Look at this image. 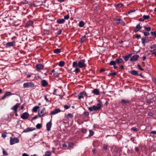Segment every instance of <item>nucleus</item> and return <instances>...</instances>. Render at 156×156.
<instances>
[{
  "label": "nucleus",
  "instance_id": "0e129e2a",
  "mask_svg": "<svg viewBox=\"0 0 156 156\" xmlns=\"http://www.w3.org/2000/svg\"><path fill=\"white\" fill-rule=\"evenodd\" d=\"M5 119L7 120H9V115H5Z\"/></svg>",
  "mask_w": 156,
  "mask_h": 156
},
{
  "label": "nucleus",
  "instance_id": "f03ea898",
  "mask_svg": "<svg viewBox=\"0 0 156 156\" xmlns=\"http://www.w3.org/2000/svg\"><path fill=\"white\" fill-rule=\"evenodd\" d=\"M102 107V103L100 101L99 103L97 104L96 105H93L92 107H88V109L90 112H92L94 111H99Z\"/></svg>",
  "mask_w": 156,
  "mask_h": 156
},
{
  "label": "nucleus",
  "instance_id": "393cba45",
  "mask_svg": "<svg viewBox=\"0 0 156 156\" xmlns=\"http://www.w3.org/2000/svg\"><path fill=\"white\" fill-rule=\"evenodd\" d=\"M146 37H145V38H142L141 39L142 42V43L143 44L144 46H145V43L148 42V40H147L146 39Z\"/></svg>",
  "mask_w": 156,
  "mask_h": 156
},
{
  "label": "nucleus",
  "instance_id": "39448f33",
  "mask_svg": "<svg viewBox=\"0 0 156 156\" xmlns=\"http://www.w3.org/2000/svg\"><path fill=\"white\" fill-rule=\"evenodd\" d=\"M35 67L36 70L40 72L41 70L44 69V66L41 64H37L36 65Z\"/></svg>",
  "mask_w": 156,
  "mask_h": 156
},
{
  "label": "nucleus",
  "instance_id": "4c0bfd02",
  "mask_svg": "<svg viewBox=\"0 0 156 156\" xmlns=\"http://www.w3.org/2000/svg\"><path fill=\"white\" fill-rule=\"evenodd\" d=\"M2 153L4 155L7 156L8 155V154L6 153V151L3 149L2 150Z\"/></svg>",
  "mask_w": 156,
  "mask_h": 156
},
{
  "label": "nucleus",
  "instance_id": "423d86ee",
  "mask_svg": "<svg viewBox=\"0 0 156 156\" xmlns=\"http://www.w3.org/2000/svg\"><path fill=\"white\" fill-rule=\"evenodd\" d=\"M46 113L45 108H43L41 110H39L38 115L39 117H42Z\"/></svg>",
  "mask_w": 156,
  "mask_h": 156
},
{
  "label": "nucleus",
  "instance_id": "a878e982",
  "mask_svg": "<svg viewBox=\"0 0 156 156\" xmlns=\"http://www.w3.org/2000/svg\"><path fill=\"white\" fill-rule=\"evenodd\" d=\"M92 92L94 94L98 95L99 94V91L98 89H95L93 90L92 91Z\"/></svg>",
  "mask_w": 156,
  "mask_h": 156
},
{
  "label": "nucleus",
  "instance_id": "c03bdc74",
  "mask_svg": "<svg viewBox=\"0 0 156 156\" xmlns=\"http://www.w3.org/2000/svg\"><path fill=\"white\" fill-rule=\"evenodd\" d=\"M137 67H138V69L140 70L144 71V69L141 67L140 65L138 64Z\"/></svg>",
  "mask_w": 156,
  "mask_h": 156
},
{
  "label": "nucleus",
  "instance_id": "6e6552de",
  "mask_svg": "<svg viewBox=\"0 0 156 156\" xmlns=\"http://www.w3.org/2000/svg\"><path fill=\"white\" fill-rule=\"evenodd\" d=\"M85 96H87L86 93L85 91L81 92L80 93V95L78 96V99L80 100L81 98H83Z\"/></svg>",
  "mask_w": 156,
  "mask_h": 156
},
{
  "label": "nucleus",
  "instance_id": "9d476101",
  "mask_svg": "<svg viewBox=\"0 0 156 156\" xmlns=\"http://www.w3.org/2000/svg\"><path fill=\"white\" fill-rule=\"evenodd\" d=\"M20 104L19 103H16L15 105L12 106L11 109L13 111V112H17V109L19 108Z\"/></svg>",
  "mask_w": 156,
  "mask_h": 156
},
{
  "label": "nucleus",
  "instance_id": "680f3d73",
  "mask_svg": "<svg viewBox=\"0 0 156 156\" xmlns=\"http://www.w3.org/2000/svg\"><path fill=\"white\" fill-rule=\"evenodd\" d=\"M62 30H59L57 32V34L58 35L62 33Z\"/></svg>",
  "mask_w": 156,
  "mask_h": 156
},
{
  "label": "nucleus",
  "instance_id": "20e7f679",
  "mask_svg": "<svg viewBox=\"0 0 156 156\" xmlns=\"http://www.w3.org/2000/svg\"><path fill=\"white\" fill-rule=\"evenodd\" d=\"M19 142V139L16 137L12 138L11 137L10 138V143L11 145H13L15 143H18Z\"/></svg>",
  "mask_w": 156,
  "mask_h": 156
},
{
  "label": "nucleus",
  "instance_id": "cd10ccee",
  "mask_svg": "<svg viewBox=\"0 0 156 156\" xmlns=\"http://www.w3.org/2000/svg\"><path fill=\"white\" fill-rule=\"evenodd\" d=\"M61 51V50L60 49L58 48L55 49L54 50V52L56 54L59 53Z\"/></svg>",
  "mask_w": 156,
  "mask_h": 156
},
{
  "label": "nucleus",
  "instance_id": "774afa93",
  "mask_svg": "<svg viewBox=\"0 0 156 156\" xmlns=\"http://www.w3.org/2000/svg\"><path fill=\"white\" fill-rule=\"evenodd\" d=\"M151 55H155V56H156V51H154V52H152V53H151Z\"/></svg>",
  "mask_w": 156,
  "mask_h": 156
},
{
  "label": "nucleus",
  "instance_id": "8fccbe9b",
  "mask_svg": "<svg viewBox=\"0 0 156 156\" xmlns=\"http://www.w3.org/2000/svg\"><path fill=\"white\" fill-rule=\"evenodd\" d=\"M64 18L65 20H68L69 18V15L68 14L67 15L64 16Z\"/></svg>",
  "mask_w": 156,
  "mask_h": 156
},
{
  "label": "nucleus",
  "instance_id": "dca6fc26",
  "mask_svg": "<svg viewBox=\"0 0 156 156\" xmlns=\"http://www.w3.org/2000/svg\"><path fill=\"white\" fill-rule=\"evenodd\" d=\"M121 102L122 105H124L127 104H129V101L128 100H125L122 99L121 100Z\"/></svg>",
  "mask_w": 156,
  "mask_h": 156
},
{
  "label": "nucleus",
  "instance_id": "e433bc0d",
  "mask_svg": "<svg viewBox=\"0 0 156 156\" xmlns=\"http://www.w3.org/2000/svg\"><path fill=\"white\" fill-rule=\"evenodd\" d=\"M52 125L51 121L48 122L46 125L47 127H51Z\"/></svg>",
  "mask_w": 156,
  "mask_h": 156
},
{
  "label": "nucleus",
  "instance_id": "a211bd4d",
  "mask_svg": "<svg viewBox=\"0 0 156 156\" xmlns=\"http://www.w3.org/2000/svg\"><path fill=\"white\" fill-rule=\"evenodd\" d=\"M142 27H140V24L137 25L135 27V29L134 30V32L136 33L138 32L141 28Z\"/></svg>",
  "mask_w": 156,
  "mask_h": 156
},
{
  "label": "nucleus",
  "instance_id": "58836bf2",
  "mask_svg": "<svg viewBox=\"0 0 156 156\" xmlns=\"http://www.w3.org/2000/svg\"><path fill=\"white\" fill-rule=\"evenodd\" d=\"M117 74L116 72L112 73H109L108 74L109 76H115Z\"/></svg>",
  "mask_w": 156,
  "mask_h": 156
},
{
  "label": "nucleus",
  "instance_id": "f3484780",
  "mask_svg": "<svg viewBox=\"0 0 156 156\" xmlns=\"http://www.w3.org/2000/svg\"><path fill=\"white\" fill-rule=\"evenodd\" d=\"M33 23V22L31 20H29L28 21L25 26V27H27L30 26H31Z\"/></svg>",
  "mask_w": 156,
  "mask_h": 156
},
{
  "label": "nucleus",
  "instance_id": "2eb2a0df",
  "mask_svg": "<svg viewBox=\"0 0 156 156\" xmlns=\"http://www.w3.org/2000/svg\"><path fill=\"white\" fill-rule=\"evenodd\" d=\"M35 129V128L33 127H28L27 128L24 129L23 131V132L27 133L28 132L32 131Z\"/></svg>",
  "mask_w": 156,
  "mask_h": 156
},
{
  "label": "nucleus",
  "instance_id": "de8ad7c7",
  "mask_svg": "<svg viewBox=\"0 0 156 156\" xmlns=\"http://www.w3.org/2000/svg\"><path fill=\"white\" fill-rule=\"evenodd\" d=\"M81 131L82 133H85L87 132V129H86L82 128L81 129Z\"/></svg>",
  "mask_w": 156,
  "mask_h": 156
},
{
  "label": "nucleus",
  "instance_id": "7c9ffc66",
  "mask_svg": "<svg viewBox=\"0 0 156 156\" xmlns=\"http://www.w3.org/2000/svg\"><path fill=\"white\" fill-rule=\"evenodd\" d=\"M65 64V62L63 61H60L59 62L58 65L60 67H63Z\"/></svg>",
  "mask_w": 156,
  "mask_h": 156
},
{
  "label": "nucleus",
  "instance_id": "79ce46f5",
  "mask_svg": "<svg viewBox=\"0 0 156 156\" xmlns=\"http://www.w3.org/2000/svg\"><path fill=\"white\" fill-rule=\"evenodd\" d=\"M152 102V99H147V103L148 104H150Z\"/></svg>",
  "mask_w": 156,
  "mask_h": 156
},
{
  "label": "nucleus",
  "instance_id": "1a4fd4ad",
  "mask_svg": "<svg viewBox=\"0 0 156 156\" xmlns=\"http://www.w3.org/2000/svg\"><path fill=\"white\" fill-rule=\"evenodd\" d=\"M15 42L13 41L11 42H8L5 44V46L6 48H9L11 47H12L15 45Z\"/></svg>",
  "mask_w": 156,
  "mask_h": 156
},
{
  "label": "nucleus",
  "instance_id": "5fc2aeb1",
  "mask_svg": "<svg viewBox=\"0 0 156 156\" xmlns=\"http://www.w3.org/2000/svg\"><path fill=\"white\" fill-rule=\"evenodd\" d=\"M70 107V106L68 105H65L64 106V108L66 109H68V108H69Z\"/></svg>",
  "mask_w": 156,
  "mask_h": 156
},
{
  "label": "nucleus",
  "instance_id": "4be33fe9",
  "mask_svg": "<svg viewBox=\"0 0 156 156\" xmlns=\"http://www.w3.org/2000/svg\"><path fill=\"white\" fill-rule=\"evenodd\" d=\"M123 60L122 58H117L116 59V64H119L123 62Z\"/></svg>",
  "mask_w": 156,
  "mask_h": 156
},
{
  "label": "nucleus",
  "instance_id": "052dcab7",
  "mask_svg": "<svg viewBox=\"0 0 156 156\" xmlns=\"http://www.w3.org/2000/svg\"><path fill=\"white\" fill-rule=\"evenodd\" d=\"M117 5L119 7H121L123 6V5L122 3H120L118 4Z\"/></svg>",
  "mask_w": 156,
  "mask_h": 156
},
{
  "label": "nucleus",
  "instance_id": "412c9836",
  "mask_svg": "<svg viewBox=\"0 0 156 156\" xmlns=\"http://www.w3.org/2000/svg\"><path fill=\"white\" fill-rule=\"evenodd\" d=\"M65 22V20L63 19H60L57 20V23L59 24L63 23Z\"/></svg>",
  "mask_w": 156,
  "mask_h": 156
},
{
  "label": "nucleus",
  "instance_id": "473e14b6",
  "mask_svg": "<svg viewBox=\"0 0 156 156\" xmlns=\"http://www.w3.org/2000/svg\"><path fill=\"white\" fill-rule=\"evenodd\" d=\"M116 64V62L115 61H112L109 63V64L110 66H114Z\"/></svg>",
  "mask_w": 156,
  "mask_h": 156
},
{
  "label": "nucleus",
  "instance_id": "9b49d317",
  "mask_svg": "<svg viewBox=\"0 0 156 156\" xmlns=\"http://www.w3.org/2000/svg\"><path fill=\"white\" fill-rule=\"evenodd\" d=\"M61 110L59 108H56L51 112L50 114L51 115H55L61 112Z\"/></svg>",
  "mask_w": 156,
  "mask_h": 156
},
{
  "label": "nucleus",
  "instance_id": "bb28decb",
  "mask_svg": "<svg viewBox=\"0 0 156 156\" xmlns=\"http://www.w3.org/2000/svg\"><path fill=\"white\" fill-rule=\"evenodd\" d=\"M40 107L37 106H34L33 108V112H37L38 109Z\"/></svg>",
  "mask_w": 156,
  "mask_h": 156
},
{
  "label": "nucleus",
  "instance_id": "f704fd0d",
  "mask_svg": "<svg viewBox=\"0 0 156 156\" xmlns=\"http://www.w3.org/2000/svg\"><path fill=\"white\" fill-rule=\"evenodd\" d=\"M86 36L85 35L83 36L81 38V42H84L86 40Z\"/></svg>",
  "mask_w": 156,
  "mask_h": 156
},
{
  "label": "nucleus",
  "instance_id": "69168bd1",
  "mask_svg": "<svg viewBox=\"0 0 156 156\" xmlns=\"http://www.w3.org/2000/svg\"><path fill=\"white\" fill-rule=\"evenodd\" d=\"M2 137L4 138L6 136L5 134L4 133H2Z\"/></svg>",
  "mask_w": 156,
  "mask_h": 156
},
{
  "label": "nucleus",
  "instance_id": "a18cd8bd",
  "mask_svg": "<svg viewBox=\"0 0 156 156\" xmlns=\"http://www.w3.org/2000/svg\"><path fill=\"white\" fill-rule=\"evenodd\" d=\"M44 99L45 100L46 102H50V101H49V99L47 97L46 95H45L44 96Z\"/></svg>",
  "mask_w": 156,
  "mask_h": 156
},
{
  "label": "nucleus",
  "instance_id": "f8f14e48",
  "mask_svg": "<svg viewBox=\"0 0 156 156\" xmlns=\"http://www.w3.org/2000/svg\"><path fill=\"white\" fill-rule=\"evenodd\" d=\"M14 94H12L10 92H6L3 95V96L1 98V99L2 100L4 99L5 98L8 96H10L11 95H14Z\"/></svg>",
  "mask_w": 156,
  "mask_h": 156
},
{
  "label": "nucleus",
  "instance_id": "c85d7f7f",
  "mask_svg": "<svg viewBox=\"0 0 156 156\" xmlns=\"http://www.w3.org/2000/svg\"><path fill=\"white\" fill-rule=\"evenodd\" d=\"M85 23L84 22L81 21L80 22L79 24V26L80 27H82L84 26V25Z\"/></svg>",
  "mask_w": 156,
  "mask_h": 156
},
{
  "label": "nucleus",
  "instance_id": "5701e85b",
  "mask_svg": "<svg viewBox=\"0 0 156 156\" xmlns=\"http://www.w3.org/2000/svg\"><path fill=\"white\" fill-rule=\"evenodd\" d=\"M119 21L117 23L120 24L123 26H125V22L121 18H119Z\"/></svg>",
  "mask_w": 156,
  "mask_h": 156
},
{
  "label": "nucleus",
  "instance_id": "6ab92c4d",
  "mask_svg": "<svg viewBox=\"0 0 156 156\" xmlns=\"http://www.w3.org/2000/svg\"><path fill=\"white\" fill-rule=\"evenodd\" d=\"M129 72L131 74L135 76L139 75V73L137 71L135 70H132L130 71Z\"/></svg>",
  "mask_w": 156,
  "mask_h": 156
},
{
  "label": "nucleus",
  "instance_id": "c756f323",
  "mask_svg": "<svg viewBox=\"0 0 156 156\" xmlns=\"http://www.w3.org/2000/svg\"><path fill=\"white\" fill-rule=\"evenodd\" d=\"M51 153L49 151H47L45 152V153L43 156H51Z\"/></svg>",
  "mask_w": 156,
  "mask_h": 156
},
{
  "label": "nucleus",
  "instance_id": "6e6d98bb",
  "mask_svg": "<svg viewBox=\"0 0 156 156\" xmlns=\"http://www.w3.org/2000/svg\"><path fill=\"white\" fill-rule=\"evenodd\" d=\"M150 133L151 134H153L155 135H156V131H152Z\"/></svg>",
  "mask_w": 156,
  "mask_h": 156
},
{
  "label": "nucleus",
  "instance_id": "c9c22d12",
  "mask_svg": "<svg viewBox=\"0 0 156 156\" xmlns=\"http://www.w3.org/2000/svg\"><path fill=\"white\" fill-rule=\"evenodd\" d=\"M143 18L144 20H148L149 19L150 16H149L144 15L143 16Z\"/></svg>",
  "mask_w": 156,
  "mask_h": 156
},
{
  "label": "nucleus",
  "instance_id": "0eeeda50",
  "mask_svg": "<svg viewBox=\"0 0 156 156\" xmlns=\"http://www.w3.org/2000/svg\"><path fill=\"white\" fill-rule=\"evenodd\" d=\"M29 116V114L27 112L23 113L21 116V118L23 119L26 120Z\"/></svg>",
  "mask_w": 156,
  "mask_h": 156
},
{
  "label": "nucleus",
  "instance_id": "864d4df0",
  "mask_svg": "<svg viewBox=\"0 0 156 156\" xmlns=\"http://www.w3.org/2000/svg\"><path fill=\"white\" fill-rule=\"evenodd\" d=\"M83 114L85 116H88L89 115V113L88 112H85Z\"/></svg>",
  "mask_w": 156,
  "mask_h": 156
},
{
  "label": "nucleus",
  "instance_id": "f257e3e1",
  "mask_svg": "<svg viewBox=\"0 0 156 156\" xmlns=\"http://www.w3.org/2000/svg\"><path fill=\"white\" fill-rule=\"evenodd\" d=\"M85 62L86 60L85 59L80 60L78 62L77 61L73 62L72 63V67L75 68L73 72L77 73L80 71V68H86L87 65L85 63Z\"/></svg>",
  "mask_w": 156,
  "mask_h": 156
},
{
  "label": "nucleus",
  "instance_id": "3c124183",
  "mask_svg": "<svg viewBox=\"0 0 156 156\" xmlns=\"http://www.w3.org/2000/svg\"><path fill=\"white\" fill-rule=\"evenodd\" d=\"M57 89H54V91H53V95H57V94H56V91H57Z\"/></svg>",
  "mask_w": 156,
  "mask_h": 156
},
{
  "label": "nucleus",
  "instance_id": "72a5a7b5",
  "mask_svg": "<svg viewBox=\"0 0 156 156\" xmlns=\"http://www.w3.org/2000/svg\"><path fill=\"white\" fill-rule=\"evenodd\" d=\"M67 118H72L73 117V115L71 113H68L67 115Z\"/></svg>",
  "mask_w": 156,
  "mask_h": 156
},
{
  "label": "nucleus",
  "instance_id": "aec40b11",
  "mask_svg": "<svg viewBox=\"0 0 156 156\" xmlns=\"http://www.w3.org/2000/svg\"><path fill=\"white\" fill-rule=\"evenodd\" d=\"M74 144L72 142H70L68 144V147L67 148L68 149L70 150L74 147Z\"/></svg>",
  "mask_w": 156,
  "mask_h": 156
},
{
  "label": "nucleus",
  "instance_id": "bf43d9fd",
  "mask_svg": "<svg viewBox=\"0 0 156 156\" xmlns=\"http://www.w3.org/2000/svg\"><path fill=\"white\" fill-rule=\"evenodd\" d=\"M141 37V36L140 34H136V37L137 39L140 38Z\"/></svg>",
  "mask_w": 156,
  "mask_h": 156
},
{
  "label": "nucleus",
  "instance_id": "a19ab883",
  "mask_svg": "<svg viewBox=\"0 0 156 156\" xmlns=\"http://www.w3.org/2000/svg\"><path fill=\"white\" fill-rule=\"evenodd\" d=\"M144 28L145 29V30L147 31H149L151 30V28L150 27H144Z\"/></svg>",
  "mask_w": 156,
  "mask_h": 156
},
{
  "label": "nucleus",
  "instance_id": "13d9d810",
  "mask_svg": "<svg viewBox=\"0 0 156 156\" xmlns=\"http://www.w3.org/2000/svg\"><path fill=\"white\" fill-rule=\"evenodd\" d=\"M37 115H36L34 117H33L31 119V121H32V120L35 119H37Z\"/></svg>",
  "mask_w": 156,
  "mask_h": 156
},
{
  "label": "nucleus",
  "instance_id": "09e8293b",
  "mask_svg": "<svg viewBox=\"0 0 156 156\" xmlns=\"http://www.w3.org/2000/svg\"><path fill=\"white\" fill-rule=\"evenodd\" d=\"M144 35L145 36H147L149 34V33L148 32L145 31L144 33Z\"/></svg>",
  "mask_w": 156,
  "mask_h": 156
},
{
  "label": "nucleus",
  "instance_id": "603ef678",
  "mask_svg": "<svg viewBox=\"0 0 156 156\" xmlns=\"http://www.w3.org/2000/svg\"><path fill=\"white\" fill-rule=\"evenodd\" d=\"M53 75L57 77L58 76V73L57 72H55L54 73Z\"/></svg>",
  "mask_w": 156,
  "mask_h": 156
},
{
  "label": "nucleus",
  "instance_id": "7ed1b4c3",
  "mask_svg": "<svg viewBox=\"0 0 156 156\" xmlns=\"http://www.w3.org/2000/svg\"><path fill=\"white\" fill-rule=\"evenodd\" d=\"M23 87L25 88H30L33 89H34L35 85L34 83L30 82L24 83L23 84Z\"/></svg>",
  "mask_w": 156,
  "mask_h": 156
},
{
  "label": "nucleus",
  "instance_id": "4d7b16f0",
  "mask_svg": "<svg viewBox=\"0 0 156 156\" xmlns=\"http://www.w3.org/2000/svg\"><path fill=\"white\" fill-rule=\"evenodd\" d=\"M156 48V45L155 44H154L153 45H152L151 47V49L155 48Z\"/></svg>",
  "mask_w": 156,
  "mask_h": 156
},
{
  "label": "nucleus",
  "instance_id": "b1692460",
  "mask_svg": "<svg viewBox=\"0 0 156 156\" xmlns=\"http://www.w3.org/2000/svg\"><path fill=\"white\" fill-rule=\"evenodd\" d=\"M131 54H128L127 55L123 56V57L125 61H127L129 60V58L131 57Z\"/></svg>",
  "mask_w": 156,
  "mask_h": 156
},
{
  "label": "nucleus",
  "instance_id": "ea45409f",
  "mask_svg": "<svg viewBox=\"0 0 156 156\" xmlns=\"http://www.w3.org/2000/svg\"><path fill=\"white\" fill-rule=\"evenodd\" d=\"M151 34L152 36L156 37V31L151 32Z\"/></svg>",
  "mask_w": 156,
  "mask_h": 156
},
{
  "label": "nucleus",
  "instance_id": "37998d69",
  "mask_svg": "<svg viewBox=\"0 0 156 156\" xmlns=\"http://www.w3.org/2000/svg\"><path fill=\"white\" fill-rule=\"evenodd\" d=\"M131 130L134 131H137L139 129L136 128V127H132L131 128Z\"/></svg>",
  "mask_w": 156,
  "mask_h": 156
},
{
  "label": "nucleus",
  "instance_id": "2f4dec72",
  "mask_svg": "<svg viewBox=\"0 0 156 156\" xmlns=\"http://www.w3.org/2000/svg\"><path fill=\"white\" fill-rule=\"evenodd\" d=\"M89 136L90 137L93 136L94 134V132L91 130H89Z\"/></svg>",
  "mask_w": 156,
  "mask_h": 156
},
{
  "label": "nucleus",
  "instance_id": "49530a36",
  "mask_svg": "<svg viewBox=\"0 0 156 156\" xmlns=\"http://www.w3.org/2000/svg\"><path fill=\"white\" fill-rule=\"evenodd\" d=\"M135 150L137 153H138L140 152V150L139 148L138 147H135Z\"/></svg>",
  "mask_w": 156,
  "mask_h": 156
},
{
  "label": "nucleus",
  "instance_id": "e2e57ef3",
  "mask_svg": "<svg viewBox=\"0 0 156 156\" xmlns=\"http://www.w3.org/2000/svg\"><path fill=\"white\" fill-rule=\"evenodd\" d=\"M62 147L63 148H64V149H66V148H66L67 147V145H66V144H63V145H62Z\"/></svg>",
  "mask_w": 156,
  "mask_h": 156
},
{
  "label": "nucleus",
  "instance_id": "4468645a",
  "mask_svg": "<svg viewBox=\"0 0 156 156\" xmlns=\"http://www.w3.org/2000/svg\"><path fill=\"white\" fill-rule=\"evenodd\" d=\"M41 84L43 87H45L47 86L48 83L46 80H43L41 82Z\"/></svg>",
  "mask_w": 156,
  "mask_h": 156
},
{
  "label": "nucleus",
  "instance_id": "338daca9",
  "mask_svg": "<svg viewBox=\"0 0 156 156\" xmlns=\"http://www.w3.org/2000/svg\"><path fill=\"white\" fill-rule=\"evenodd\" d=\"M152 80L156 84V79L155 78H152Z\"/></svg>",
  "mask_w": 156,
  "mask_h": 156
},
{
  "label": "nucleus",
  "instance_id": "ddd939ff",
  "mask_svg": "<svg viewBox=\"0 0 156 156\" xmlns=\"http://www.w3.org/2000/svg\"><path fill=\"white\" fill-rule=\"evenodd\" d=\"M139 56L138 55H134L132 56L130 59L132 62L135 61L137 60Z\"/></svg>",
  "mask_w": 156,
  "mask_h": 156
}]
</instances>
